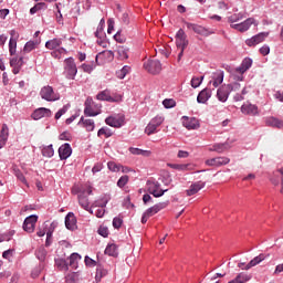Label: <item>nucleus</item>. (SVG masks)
I'll use <instances>...</instances> for the list:
<instances>
[{
	"mask_svg": "<svg viewBox=\"0 0 283 283\" xmlns=\"http://www.w3.org/2000/svg\"><path fill=\"white\" fill-rule=\"evenodd\" d=\"M251 65H253V60H251V57H245L240 66L231 71L232 78L234 81H244V73L248 70H251Z\"/></svg>",
	"mask_w": 283,
	"mask_h": 283,
	"instance_id": "obj_1",
	"label": "nucleus"
},
{
	"mask_svg": "<svg viewBox=\"0 0 283 283\" xmlns=\"http://www.w3.org/2000/svg\"><path fill=\"white\" fill-rule=\"evenodd\" d=\"M76 74H78V67L76 66L74 57H66L64 60L63 76H65L67 81H74V78H76Z\"/></svg>",
	"mask_w": 283,
	"mask_h": 283,
	"instance_id": "obj_2",
	"label": "nucleus"
},
{
	"mask_svg": "<svg viewBox=\"0 0 283 283\" xmlns=\"http://www.w3.org/2000/svg\"><path fill=\"white\" fill-rule=\"evenodd\" d=\"M176 45L180 50L178 53V61H180L185 54V50H187V45H189V40H187V34L182 29H179L176 33Z\"/></svg>",
	"mask_w": 283,
	"mask_h": 283,
	"instance_id": "obj_3",
	"label": "nucleus"
},
{
	"mask_svg": "<svg viewBox=\"0 0 283 283\" xmlns=\"http://www.w3.org/2000/svg\"><path fill=\"white\" fill-rule=\"evenodd\" d=\"M101 104L95 103L92 97H87L84 103V114L85 116L94 117L101 114Z\"/></svg>",
	"mask_w": 283,
	"mask_h": 283,
	"instance_id": "obj_4",
	"label": "nucleus"
},
{
	"mask_svg": "<svg viewBox=\"0 0 283 283\" xmlns=\"http://www.w3.org/2000/svg\"><path fill=\"white\" fill-rule=\"evenodd\" d=\"M146 187L148 193H151L154 198H163V196L169 191L168 189H160V182L154 180H148Z\"/></svg>",
	"mask_w": 283,
	"mask_h": 283,
	"instance_id": "obj_5",
	"label": "nucleus"
},
{
	"mask_svg": "<svg viewBox=\"0 0 283 283\" xmlns=\"http://www.w3.org/2000/svg\"><path fill=\"white\" fill-rule=\"evenodd\" d=\"M93 189L92 186H87L86 188H80L78 190V205L82 209H87L90 207V198L87 196H92Z\"/></svg>",
	"mask_w": 283,
	"mask_h": 283,
	"instance_id": "obj_6",
	"label": "nucleus"
},
{
	"mask_svg": "<svg viewBox=\"0 0 283 283\" xmlns=\"http://www.w3.org/2000/svg\"><path fill=\"white\" fill-rule=\"evenodd\" d=\"M40 96L43 101H48L49 103H54V101H59L61 98V95H59V93H54V88L50 85L41 88Z\"/></svg>",
	"mask_w": 283,
	"mask_h": 283,
	"instance_id": "obj_7",
	"label": "nucleus"
},
{
	"mask_svg": "<svg viewBox=\"0 0 283 283\" xmlns=\"http://www.w3.org/2000/svg\"><path fill=\"white\" fill-rule=\"evenodd\" d=\"M163 123H165V117L157 115L156 117L150 119V122L146 126L145 134H147V136L156 134V132H158V127H160Z\"/></svg>",
	"mask_w": 283,
	"mask_h": 283,
	"instance_id": "obj_8",
	"label": "nucleus"
},
{
	"mask_svg": "<svg viewBox=\"0 0 283 283\" xmlns=\"http://www.w3.org/2000/svg\"><path fill=\"white\" fill-rule=\"evenodd\" d=\"M188 30H192L196 34H200V36H211V34H216L213 29H207L199 24L186 23Z\"/></svg>",
	"mask_w": 283,
	"mask_h": 283,
	"instance_id": "obj_9",
	"label": "nucleus"
},
{
	"mask_svg": "<svg viewBox=\"0 0 283 283\" xmlns=\"http://www.w3.org/2000/svg\"><path fill=\"white\" fill-rule=\"evenodd\" d=\"M224 83V71H216L211 74L210 81L208 84V87H213L216 90L217 87H220Z\"/></svg>",
	"mask_w": 283,
	"mask_h": 283,
	"instance_id": "obj_10",
	"label": "nucleus"
},
{
	"mask_svg": "<svg viewBox=\"0 0 283 283\" xmlns=\"http://www.w3.org/2000/svg\"><path fill=\"white\" fill-rule=\"evenodd\" d=\"M269 38V32H261L256 35H253L250 39L245 40V45L249 48H255V45H260V43H264L266 39Z\"/></svg>",
	"mask_w": 283,
	"mask_h": 283,
	"instance_id": "obj_11",
	"label": "nucleus"
},
{
	"mask_svg": "<svg viewBox=\"0 0 283 283\" xmlns=\"http://www.w3.org/2000/svg\"><path fill=\"white\" fill-rule=\"evenodd\" d=\"M144 69L149 72V74H160L163 71V64L158 60H148L144 63Z\"/></svg>",
	"mask_w": 283,
	"mask_h": 283,
	"instance_id": "obj_12",
	"label": "nucleus"
},
{
	"mask_svg": "<svg viewBox=\"0 0 283 283\" xmlns=\"http://www.w3.org/2000/svg\"><path fill=\"white\" fill-rule=\"evenodd\" d=\"M252 25H258V23H255V19L248 18L241 23L231 24L230 28H232V30H238V32H247Z\"/></svg>",
	"mask_w": 283,
	"mask_h": 283,
	"instance_id": "obj_13",
	"label": "nucleus"
},
{
	"mask_svg": "<svg viewBox=\"0 0 283 283\" xmlns=\"http://www.w3.org/2000/svg\"><path fill=\"white\" fill-rule=\"evenodd\" d=\"M39 221V216L31 214L24 219L23 230L27 233H34V228L36 227V222Z\"/></svg>",
	"mask_w": 283,
	"mask_h": 283,
	"instance_id": "obj_14",
	"label": "nucleus"
},
{
	"mask_svg": "<svg viewBox=\"0 0 283 283\" xmlns=\"http://www.w3.org/2000/svg\"><path fill=\"white\" fill-rule=\"evenodd\" d=\"M231 95V87L227 84L220 86L217 90V98L220 101V103H227L229 101V96Z\"/></svg>",
	"mask_w": 283,
	"mask_h": 283,
	"instance_id": "obj_15",
	"label": "nucleus"
},
{
	"mask_svg": "<svg viewBox=\"0 0 283 283\" xmlns=\"http://www.w3.org/2000/svg\"><path fill=\"white\" fill-rule=\"evenodd\" d=\"M230 163L231 159H229V157H214L206 160V165L208 167H222L224 165H229Z\"/></svg>",
	"mask_w": 283,
	"mask_h": 283,
	"instance_id": "obj_16",
	"label": "nucleus"
},
{
	"mask_svg": "<svg viewBox=\"0 0 283 283\" xmlns=\"http://www.w3.org/2000/svg\"><path fill=\"white\" fill-rule=\"evenodd\" d=\"M51 116H52V111L45 107H40L35 109L31 115L33 120H41V118H50Z\"/></svg>",
	"mask_w": 283,
	"mask_h": 283,
	"instance_id": "obj_17",
	"label": "nucleus"
},
{
	"mask_svg": "<svg viewBox=\"0 0 283 283\" xmlns=\"http://www.w3.org/2000/svg\"><path fill=\"white\" fill-rule=\"evenodd\" d=\"M97 101H106L107 103H117L120 97H113L109 90H104L96 95Z\"/></svg>",
	"mask_w": 283,
	"mask_h": 283,
	"instance_id": "obj_18",
	"label": "nucleus"
},
{
	"mask_svg": "<svg viewBox=\"0 0 283 283\" xmlns=\"http://www.w3.org/2000/svg\"><path fill=\"white\" fill-rule=\"evenodd\" d=\"M181 120L186 129H198L200 127V122L196 117L184 116Z\"/></svg>",
	"mask_w": 283,
	"mask_h": 283,
	"instance_id": "obj_19",
	"label": "nucleus"
},
{
	"mask_svg": "<svg viewBox=\"0 0 283 283\" xmlns=\"http://www.w3.org/2000/svg\"><path fill=\"white\" fill-rule=\"evenodd\" d=\"M213 94V91L211 90V87H206L203 88L197 96V103L205 105V103H207L209 101V98H211Z\"/></svg>",
	"mask_w": 283,
	"mask_h": 283,
	"instance_id": "obj_20",
	"label": "nucleus"
},
{
	"mask_svg": "<svg viewBox=\"0 0 283 283\" xmlns=\"http://www.w3.org/2000/svg\"><path fill=\"white\" fill-rule=\"evenodd\" d=\"M265 127H273L274 129H283V122L277 117L268 116L264 118Z\"/></svg>",
	"mask_w": 283,
	"mask_h": 283,
	"instance_id": "obj_21",
	"label": "nucleus"
},
{
	"mask_svg": "<svg viewBox=\"0 0 283 283\" xmlns=\"http://www.w3.org/2000/svg\"><path fill=\"white\" fill-rule=\"evenodd\" d=\"M169 205V201L159 202L150 208H148L145 213L148 216V218H151V216H156L158 211H163V209H166V207Z\"/></svg>",
	"mask_w": 283,
	"mask_h": 283,
	"instance_id": "obj_22",
	"label": "nucleus"
},
{
	"mask_svg": "<svg viewBox=\"0 0 283 283\" xmlns=\"http://www.w3.org/2000/svg\"><path fill=\"white\" fill-rule=\"evenodd\" d=\"M106 125L109 127L120 128L123 127L125 119L123 117L108 116L105 119Z\"/></svg>",
	"mask_w": 283,
	"mask_h": 283,
	"instance_id": "obj_23",
	"label": "nucleus"
},
{
	"mask_svg": "<svg viewBox=\"0 0 283 283\" xmlns=\"http://www.w3.org/2000/svg\"><path fill=\"white\" fill-rule=\"evenodd\" d=\"M59 156L61 160H67L72 156V146L69 143L63 144L59 148Z\"/></svg>",
	"mask_w": 283,
	"mask_h": 283,
	"instance_id": "obj_24",
	"label": "nucleus"
},
{
	"mask_svg": "<svg viewBox=\"0 0 283 283\" xmlns=\"http://www.w3.org/2000/svg\"><path fill=\"white\" fill-rule=\"evenodd\" d=\"M241 112L242 114H247L248 116H258L260 114L258 106L254 104H243L241 106Z\"/></svg>",
	"mask_w": 283,
	"mask_h": 283,
	"instance_id": "obj_25",
	"label": "nucleus"
},
{
	"mask_svg": "<svg viewBox=\"0 0 283 283\" xmlns=\"http://www.w3.org/2000/svg\"><path fill=\"white\" fill-rule=\"evenodd\" d=\"M39 45H41V38L28 41L24 44L22 52H23V54H30V52H32L33 50H36V48H39Z\"/></svg>",
	"mask_w": 283,
	"mask_h": 283,
	"instance_id": "obj_26",
	"label": "nucleus"
},
{
	"mask_svg": "<svg viewBox=\"0 0 283 283\" xmlns=\"http://www.w3.org/2000/svg\"><path fill=\"white\" fill-rule=\"evenodd\" d=\"M206 185L207 184L205 181H197L190 185L189 189L186 190L187 196H196L198 191H200L201 189H205Z\"/></svg>",
	"mask_w": 283,
	"mask_h": 283,
	"instance_id": "obj_27",
	"label": "nucleus"
},
{
	"mask_svg": "<svg viewBox=\"0 0 283 283\" xmlns=\"http://www.w3.org/2000/svg\"><path fill=\"white\" fill-rule=\"evenodd\" d=\"M109 200H112V197H109V195H104L92 203V209H96V207L105 209Z\"/></svg>",
	"mask_w": 283,
	"mask_h": 283,
	"instance_id": "obj_28",
	"label": "nucleus"
},
{
	"mask_svg": "<svg viewBox=\"0 0 283 283\" xmlns=\"http://www.w3.org/2000/svg\"><path fill=\"white\" fill-rule=\"evenodd\" d=\"M266 260V254H259L254 259H252L244 268L245 271H249V269H253V266H258L261 262H264Z\"/></svg>",
	"mask_w": 283,
	"mask_h": 283,
	"instance_id": "obj_29",
	"label": "nucleus"
},
{
	"mask_svg": "<svg viewBox=\"0 0 283 283\" xmlns=\"http://www.w3.org/2000/svg\"><path fill=\"white\" fill-rule=\"evenodd\" d=\"M65 227L70 231H74L76 229V217H74V213L69 212L65 217Z\"/></svg>",
	"mask_w": 283,
	"mask_h": 283,
	"instance_id": "obj_30",
	"label": "nucleus"
},
{
	"mask_svg": "<svg viewBox=\"0 0 283 283\" xmlns=\"http://www.w3.org/2000/svg\"><path fill=\"white\" fill-rule=\"evenodd\" d=\"M62 43H63V40L59 38H54L45 42V48L46 50H56V48H61Z\"/></svg>",
	"mask_w": 283,
	"mask_h": 283,
	"instance_id": "obj_31",
	"label": "nucleus"
},
{
	"mask_svg": "<svg viewBox=\"0 0 283 283\" xmlns=\"http://www.w3.org/2000/svg\"><path fill=\"white\" fill-rule=\"evenodd\" d=\"M78 262H81V254L74 252L69 258V265L71 269H78Z\"/></svg>",
	"mask_w": 283,
	"mask_h": 283,
	"instance_id": "obj_32",
	"label": "nucleus"
},
{
	"mask_svg": "<svg viewBox=\"0 0 283 283\" xmlns=\"http://www.w3.org/2000/svg\"><path fill=\"white\" fill-rule=\"evenodd\" d=\"M105 254L109 255L111 258H118V247L114 243H108L105 249Z\"/></svg>",
	"mask_w": 283,
	"mask_h": 283,
	"instance_id": "obj_33",
	"label": "nucleus"
},
{
	"mask_svg": "<svg viewBox=\"0 0 283 283\" xmlns=\"http://www.w3.org/2000/svg\"><path fill=\"white\" fill-rule=\"evenodd\" d=\"M249 280H251V275L241 272L235 276V279L229 281L228 283H247Z\"/></svg>",
	"mask_w": 283,
	"mask_h": 283,
	"instance_id": "obj_34",
	"label": "nucleus"
},
{
	"mask_svg": "<svg viewBox=\"0 0 283 283\" xmlns=\"http://www.w3.org/2000/svg\"><path fill=\"white\" fill-rule=\"evenodd\" d=\"M129 151L133 156H144V158H149V156H151V150H144L140 148L130 147Z\"/></svg>",
	"mask_w": 283,
	"mask_h": 283,
	"instance_id": "obj_35",
	"label": "nucleus"
},
{
	"mask_svg": "<svg viewBox=\"0 0 283 283\" xmlns=\"http://www.w3.org/2000/svg\"><path fill=\"white\" fill-rule=\"evenodd\" d=\"M10 67H12L13 74H19L21 72V64L19 62V57L13 56L10 59Z\"/></svg>",
	"mask_w": 283,
	"mask_h": 283,
	"instance_id": "obj_36",
	"label": "nucleus"
},
{
	"mask_svg": "<svg viewBox=\"0 0 283 283\" xmlns=\"http://www.w3.org/2000/svg\"><path fill=\"white\" fill-rule=\"evenodd\" d=\"M117 54L120 61H127L129 59V49L127 46H118Z\"/></svg>",
	"mask_w": 283,
	"mask_h": 283,
	"instance_id": "obj_37",
	"label": "nucleus"
},
{
	"mask_svg": "<svg viewBox=\"0 0 283 283\" xmlns=\"http://www.w3.org/2000/svg\"><path fill=\"white\" fill-rule=\"evenodd\" d=\"M227 149H231V144H229V142L223 144H216L212 151H217V154H223V151H227Z\"/></svg>",
	"mask_w": 283,
	"mask_h": 283,
	"instance_id": "obj_38",
	"label": "nucleus"
},
{
	"mask_svg": "<svg viewBox=\"0 0 283 283\" xmlns=\"http://www.w3.org/2000/svg\"><path fill=\"white\" fill-rule=\"evenodd\" d=\"M99 59H108V61H114V52L113 51H103L98 53L95 57L97 64Z\"/></svg>",
	"mask_w": 283,
	"mask_h": 283,
	"instance_id": "obj_39",
	"label": "nucleus"
},
{
	"mask_svg": "<svg viewBox=\"0 0 283 283\" xmlns=\"http://www.w3.org/2000/svg\"><path fill=\"white\" fill-rule=\"evenodd\" d=\"M242 19H247V14H244L243 12H239L228 17V22L238 23V21H242Z\"/></svg>",
	"mask_w": 283,
	"mask_h": 283,
	"instance_id": "obj_40",
	"label": "nucleus"
},
{
	"mask_svg": "<svg viewBox=\"0 0 283 283\" xmlns=\"http://www.w3.org/2000/svg\"><path fill=\"white\" fill-rule=\"evenodd\" d=\"M42 156L44 158H52L54 156V146H42Z\"/></svg>",
	"mask_w": 283,
	"mask_h": 283,
	"instance_id": "obj_41",
	"label": "nucleus"
},
{
	"mask_svg": "<svg viewBox=\"0 0 283 283\" xmlns=\"http://www.w3.org/2000/svg\"><path fill=\"white\" fill-rule=\"evenodd\" d=\"M55 266H57L60 271H70V265L65 259H55Z\"/></svg>",
	"mask_w": 283,
	"mask_h": 283,
	"instance_id": "obj_42",
	"label": "nucleus"
},
{
	"mask_svg": "<svg viewBox=\"0 0 283 283\" xmlns=\"http://www.w3.org/2000/svg\"><path fill=\"white\" fill-rule=\"evenodd\" d=\"M105 275H107V270L104 269L102 265H98L96 269L95 282H101V280H103Z\"/></svg>",
	"mask_w": 283,
	"mask_h": 283,
	"instance_id": "obj_43",
	"label": "nucleus"
},
{
	"mask_svg": "<svg viewBox=\"0 0 283 283\" xmlns=\"http://www.w3.org/2000/svg\"><path fill=\"white\" fill-rule=\"evenodd\" d=\"M129 72H132V67L128 65H125L120 70L116 71V76L117 78L123 80L127 76V74H129Z\"/></svg>",
	"mask_w": 283,
	"mask_h": 283,
	"instance_id": "obj_44",
	"label": "nucleus"
},
{
	"mask_svg": "<svg viewBox=\"0 0 283 283\" xmlns=\"http://www.w3.org/2000/svg\"><path fill=\"white\" fill-rule=\"evenodd\" d=\"M97 136L98 138H101V136H105V138H112V136H114V133L108 127H102L98 129Z\"/></svg>",
	"mask_w": 283,
	"mask_h": 283,
	"instance_id": "obj_45",
	"label": "nucleus"
},
{
	"mask_svg": "<svg viewBox=\"0 0 283 283\" xmlns=\"http://www.w3.org/2000/svg\"><path fill=\"white\" fill-rule=\"evenodd\" d=\"M104 28H105V19L102 18L101 21H99V24L97 27V30L95 32V36L97 39H103V36H105V33H103Z\"/></svg>",
	"mask_w": 283,
	"mask_h": 283,
	"instance_id": "obj_46",
	"label": "nucleus"
},
{
	"mask_svg": "<svg viewBox=\"0 0 283 283\" xmlns=\"http://www.w3.org/2000/svg\"><path fill=\"white\" fill-rule=\"evenodd\" d=\"M170 169H176V171H187L189 169V164H168Z\"/></svg>",
	"mask_w": 283,
	"mask_h": 283,
	"instance_id": "obj_47",
	"label": "nucleus"
},
{
	"mask_svg": "<svg viewBox=\"0 0 283 283\" xmlns=\"http://www.w3.org/2000/svg\"><path fill=\"white\" fill-rule=\"evenodd\" d=\"M48 4L45 2L36 3L33 8L30 9V14H36L40 10H46Z\"/></svg>",
	"mask_w": 283,
	"mask_h": 283,
	"instance_id": "obj_48",
	"label": "nucleus"
},
{
	"mask_svg": "<svg viewBox=\"0 0 283 283\" xmlns=\"http://www.w3.org/2000/svg\"><path fill=\"white\" fill-rule=\"evenodd\" d=\"M13 174L18 178V180H20V182L28 187V180L25 179V176H23V172H21L19 168H13Z\"/></svg>",
	"mask_w": 283,
	"mask_h": 283,
	"instance_id": "obj_49",
	"label": "nucleus"
},
{
	"mask_svg": "<svg viewBox=\"0 0 283 283\" xmlns=\"http://www.w3.org/2000/svg\"><path fill=\"white\" fill-rule=\"evenodd\" d=\"M10 137V128H8V124H3L0 130V138L8 140Z\"/></svg>",
	"mask_w": 283,
	"mask_h": 283,
	"instance_id": "obj_50",
	"label": "nucleus"
},
{
	"mask_svg": "<svg viewBox=\"0 0 283 283\" xmlns=\"http://www.w3.org/2000/svg\"><path fill=\"white\" fill-rule=\"evenodd\" d=\"M202 81H205V76H193L191 78L190 85L193 87V90L198 88L199 85H202Z\"/></svg>",
	"mask_w": 283,
	"mask_h": 283,
	"instance_id": "obj_51",
	"label": "nucleus"
},
{
	"mask_svg": "<svg viewBox=\"0 0 283 283\" xmlns=\"http://www.w3.org/2000/svg\"><path fill=\"white\" fill-rule=\"evenodd\" d=\"M9 52L11 56H14L17 54V39L11 38L9 41Z\"/></svg>",
	"mask_w": 283,
	"mask_h": 283,
	"instance_id": "obj_52",
	"label": "nucleus"
},
{
	"mask_svg": "<svg viewBox=\"0 0 283 283\" xmlns=\"http://www.w3.org/2000/svg\"><path fill=\"white\" fill-rule=\"evenodd\" d=\"M35 255H36L38 260H40V262H44L45 256L48 255V251H45L44 248H40L35 251Z\"/></svg>",
	"mask_w": 283,
	"mask_h": 283,
	"instance_id": "obj_53",
	"label": "nucleus"
},
{
	"mask_svg": "<svg viewBox=\"0 0 283 283\" xmlns=\"http://www.w3.org/2000/svg\"><path fill=\"white\" fill-rule=\"evenodd\" d=\"M83 127H85L86 132H94V128H95L94 119H85Z\"/></svg>",
	"mask_w": 283,
	"mask_h": 283,
	"instance_id": "obj_54",
	"label": "nucleus"
},
{
	"mask_svg": "<svg viewBox=\"0 0 283 283\" xmlns=\"http://www.w3.org/2000/svg\"><path fill=\"white\" fill-rule=\"evenodd\" d=\"M127 182H129V176L124 175L122 176L118 181H117V187H119V189H123V187H125V185H127Z\"/></svg>",
	"mask_w": 283,
	"mask_h": 283,
	"instance_id": "obj_55",
	"label": "nucleus"
},
{
	"mask_svg": "<svg viewBox=\"0 0 283 283\" xmlns=\"http://www.w3.org/2000/svg\"><path fill=\"white\" fill-rule=\"evenodd\" d=\"M67 109H70V106H67V105H64L61 109H59L55 114V120H59V118H61V116H63V114H66Z\"/></svg>",
	"mask_w": 283,
	"mask_h": 283,
	"instance_id": "obj_56",
	"label": "nucleus"
},
{
	"mask_svg": "<svg viewBox=\"0 0 283 283\" xmlns=\"http://www.w3.org/2000/svg\"><path fill=\"white\" fill-rule=\"evenodd\" d=\"M113 227L114 229H120V227H123V219L120 218V216L113 219Z\"/></svg>",
	"mask_w": 283,
	"mask_h": 283,
	"instance_id": "obj_57",
	"label": "nucleus"
},
{
	"mask_svg": "<svg viewBox=\"0 0 283 283\" xmlns=\"http://www.w3.org/2000/svg\"><path fill=\"white\" fill-rule=\"evenodd\" d=\"M107 167H108V169H109V171H120V166L119 165H117L116 163H114V161H108L107 163Z\"/></svg>",
	"mask_w": 283,
	"mask_h": 283,
	"instance_id": "obj_58",
	"label": "nucleus"
},
{
	"mask_svg": "<svg viewBox=\"0 0 283 283\" xmlns=\"http://www.w3.org/2000/svg\"><path fill=\"white\" fill-rule=\"evenodd\" d=\"M163 105L166 109H171V107H174L176 105V101L174 99H164L163 101Z\"/></svg>",
	"mask_w": 283,
	"mask_h": 283,
	"instance_id": "obj_59",
	"label": "nucleus"
},
{
	"mask_svg": "<svg viewBox=\"0 0 283 283\" xmlns=\"http://www.w3.org/2000/svg\"><path fill=\"white\" fill-rule=\"evenodd\" d=\"M114 39L117 43H125L127 41V39L125 38V35H123V33H120V31H117V33L114 35Z\"/></svg>",
	"mask_w": 283,
	"mask_h": 283,
	"instance_id": "obj_60",
	"label": "nucleus"
},
{
	"mask_svg": "<svg viewBox=\"0 0 283 283\" xmlns=\"http://www.w3.org/2000/svg\"><path fill=\"white\" fill-rule=\"evenodd\" d=\"M83 72H86L87 74H92V72H94V64H82L81 65Z\"/></svg>",
	"mask_w": 283,
	"mask_h": 283,
	"instance_id": "obj_61",
	"label": "nucleus"
},
{
	"mask_svg": "<svg viewBox=\"0 0 283 283\" xmlns=\"http://www.w3.org/2000/svg\"><path fill=\"white\" fill-rule=\"evenodd\" d=\"M41 271H43V266H36L35 269L32 270L31 277H33V280L39 277V275H41Z\"/></svg>",
	"mask_w": 283,
	"mask_h": 283,
	"instance_id": "obj_62",
	"label": "nucleus"
},
{
	"mask_svg": "<svg viewBox=\"0 0 283 283\" xmlns=\"http://www.w3.org/2000/svg\"><path fill=\"white\" fill-rule=\"evenodd\" d=\"M60 140H72V134L70 132H64L59 136Z\"/></svg>",
	"mask_w": 283,
	"mask_h": 283,
	"instance_id": "obj_63",
	"label": "nucleus"
},
{
	"mask_svg": "<svg viewBox=\"0 0 283 283\" xmlns=\"http://www.w3.org/2000/svg\"><path fill=\"white\" fill-rule=\"evenodd\" d=\"M76 273H72V274H69L67 276H66V280H65V282L66 283H78L77 281H76Z\"/></svg>",
	"mask_w": 283,
	"mask_h": 283,
	"instance_id": "obj_64",
	"label": "nucleus"
}]
</instances>
